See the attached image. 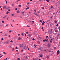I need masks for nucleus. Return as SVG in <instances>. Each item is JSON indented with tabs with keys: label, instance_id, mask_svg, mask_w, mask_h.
Instances as JSON below:
<instances>
[{
	"label": "nucleus",
	"instance_id": "f257e3e1",
	"mask_svg": "<svg viewBox=\"0 0 60 60\" xmlns=\"http://www.w3.org/2000/svg\"><path fill=\"white\" fill-rule=\"evenodd\" d=\"M54 30L55 31V32H56V33H57L58 32V30H56V29H54Z\"/></svg>",
	"mask_w": 60,
	"mask_h": 60
},
{
	"label": "nucleus",
	"instance_id": "f03ea898",
	"mask_svg": "<svg viewBox=\"0 0 60 60\" xmlns=\"http://www.w3.org/2000/svg\"><path fill=\"white\" fill-rule=\"evenodd\" d=\"M50 38L51 40H53V39H54V38H53V37H50Z\"/></svg>",
	"mask_w": 60,
	"mask_h": 60
},
{
	"label": "nucleus",
	"instance_id": "7ed1b4c3",
	"mask_svg": "<svg viewBox=\"0 0 60 60\" xmlns=\"http://www.w3.org/2000/svg\"><path fill=\"white\" fill-rule=\"evenodd\" d=\"M20 47H22L23 46V45L22 44H21L20 45Z\"/></svg>",
	"mask_w": 60,
	"mask_h": 60
},
{
	"label": "nucleus",
	"instance_id": "20e7f679",
	"mask_svg": "<svg viewBox=\"0 0 60 60\" xmlns=\"http://www.w3.org/2000/svg\"><path fill=\"white\" fill-rule=\"evenodd\" d=\"M59 53H60V51L59 50H58L57 51V54L58 55V54H59Z\"/></svg>",
	"mask_w": 60,
	"mask_h": 60
},
{
	"label": "nucleus",
	"instance_id": "39448f33",
	"mask_svg": "<svg viewBox=\"0 0 60 60\" xmlns=\"http://www.w3.org/2000/svg\"><path fill=\"white\" fill-rule=\"evenodd\" d=\"M24 49H26L27 48V47H26V46H25L24 47Z\"/></svg>",
	"mask_w": 60,
	"mask_h": 60
},
{
	"label": "nucleus",
	"instance_id": "423d86ee",
	"mask_svg": "<svg viewBox=\"0 0 60 60\" xmlns=\"http://www.w3.org/2000/svg\"><path fill=\"white\" fill-rule=\"evenodd\" d=\"M48 40H49V39H48L47 38H46L45 39V41H48Z\"/></svg>",
	"mask_w": 60,
	"mask_h": 60
},
{
	"label": "nucleus",
	"instance_id": "0eeeda50",
	"mask_svg": "<svg viewBox=\"0 0 60 60\" xmlns=\"http://www.w3.org/2000/svg\"><path fill=\"white\" fill-rule=\"evenodd\" d=\"M21 39V38H20V37H19L18 39V40H20Z\"/></svg>",
	"mask_w": 60,
	"mask_h": 60
},
{
	"label": "nucleus",
	"instance_id": "6e6552de",
	"mask_svg": "<svg viewBox=\"0 0 60 60\" xmlns=\"http://www.w3.org/2000/svg\"><path fill=\"white\" fill-rule=\"evenodd\" d=\"M3 9H6V6H4L3 7Z\"/></svg>",
	"mask_w": 60,
	"mask_h": 60
},
{
	"label": "nucleus",
	"instance_id": "1a4fd4ad",
	"mask_svg": "<svg viewBox=\"0 0 60 60\" xmlns=\"http://www.w3.org/2000/svg\"><path fill=\"white\" fill-rule=\"evenodd\" d=\"M41 47H40L38 49H40L41 50Z\"/></svg>",
	"mask_w": 60,
	"mask_h": 60
},
{
	"label": "nucleus",
	"instance_id": "9d476101",
	"mask_svg": "<svg viewBox=\"0 0 60 60\" xmlns=\"http://www.w3.org/2000/svg\"><path fill=\"white\" fill-rule=\"evenodd\" d=\"M27 47L28 48V50H29V51H30L29 50V48H28V45H27Z\"/></svg>",
	"mask_w": 60,
	"mask_h": 60
},
{
	"label": "nucleus",
	"instance_id": "9b49d317",
	"mask_svg": "<svg viewBox=\"0 0 60 60\" xmlns=\"http://www.w3.org/2000/svg\"><path fill=\"white\" fill-rule=\"evenodd\" d=\"M19 11H17V12H16L17 13H19Z\"/></svg>",
	"mask_w": 60,
	"mask_h": 60
},
{
	"label": "nucleus",
	"instance_id": "f8f14e48",
	"mask_svg": "<svg viewBox=\"0 0 60 60\" xmlns=\"http://www.w3.org/2000/svg\"><path fill=\"white\" fill-rule=\"evenodd\" d=\"M8 26V24H7L6 25V26Z\"/></svg>",
	"mask_w": 60,
	"mask_h": 60
},
{
	"label": "nucleus",
	"instance_id": "ddd939ff",
	"mask_svg": "<svg viewBox=\"0 0 60 60\" xmlns=\"http://www.w3.org/2000/svg\"><path fill=\"white\" fill-rule=\"evenodd\" d=\"M3 54H5V55H6V53L5 52H3Z\"/></svg>",
	"mask_w": 60,
	"mask_h": 60
},
{
	"label": "nucleus",
	"instance_id": "4468645a",
	"mask_svg": "<svg viewBox=\"0 0 60 60\" xmlns=\"http://www.w3.org/2000/svg\"><path fill=\"white\" fill-rule=\"evenodd\" d=\"M46 1L47 2H49V0H46Z\"/></svg>",
	"mask_w": 60,
	"mask_h": 60
},
{
	"label": "nucleus",
	"instance_id": "2eb2a0df",
	"mask_svg": "<svg viewBox=\"0 0 60 60\" xmlns=\"http://www.w3.org/2000/svg\"><path fill=\"white\" fill-rule=\"evenodd\" d=\"M47 46L48 47H50V45H49V44H48L47 45Z\"/></svg>",
	"mask_w": 60,
	"mask_h": 60
},
{
	"label": "nucleus",
	"instance_id": "dca6fc26",
	"mask_svg": "<svg viewBox=\"0 0 60 60\" xmlns=\"http://www.w3.org/2000/svg\"><path fill=\"white\" fill-rule=\"evenodd\" d=\"M17 60H20V58H18L17 59Z\"/></svg>",
	"mask_w": 60,
	"mask_h": 60
},
{
	"label": "nucleus",
	"instance_id": "f3484780",
	"mask_svg": "<svg viewBox=\"0 0 60 60\" xmlns=\"http://www.w3.org/2000/svg\"><path fill=\"white\" fill-rule=\"evenodd\" d=\"M29 9V7H28V8H26V10H27V9Z\"/></svg>",
	"mask_w": 60,
	"mask_h": 60
},
{
	"label": "nucleus",
	"instance_id": "a211bd4d",
	"mask_svg": "<svg viewBox=\"0 0 60 60\" xmlns=\"http://www.w3.org/2000/svg\"><path fill=\"white\" fill-rule=\"evenodd\" d=\"M55 23H57V21H56V20H55Z\"/></svg>",
	"mask_w": 60,
	"mask_h": 60
},
{
	"label": "nucleus",
	"instance_id": "6ab92c4d",
	"mask_svg": "<svg viewBox=\"0 0 60 60\" xmlns=\"http://www.w3.org/2000/svg\"><path fill=\"white\" fill-rule=\"evenodd\" d=\"M46 58L47 59H48V58H49V56H47V57H46Z\"/></svg>",
	"mask_w": 60,
	"mask_h": 60
},
{
	"label": "nucleus",
	"instance_id": "aec40b11",
	"mask_svg": "<svg viewBox=\"0 0 60 60\" xmlns=\"http://www.w3.org/2000/svg\"><path fill=\"white\" fill-rule=\"evenodd\" d=\"M23 49H22L21 51V52H23Z\"/></svg>",
	"mask_w": 60,
	"mask_h": 60
},
{
	"label": "nucleus",
	"instance_id": "412c9836",
	"mask_svg": "<svg viewBox=\"0 0 60 60\" xmlns=\"http://www.w3.org/2000/svg\"><path fill=\"white\" fill-rule=\"evenodd\" d=\"M11 32H12V31L10 30L9 31V33H11Z\"/></svg>",
	"mask_w": 60,
	"mask_h": 60
},
{
	"label": "nucleus",
	"instance_id": "4be33fe9",
	"mask_svg": "<svg viewBox=\"0 0 60 60\" xmlns=\"http://www.w3.org/2000/svg\"><path fill=\"white\" fill-rule=\"evenodd\" d=\"M16 1H17L16 2H19V1H20V0H16Z\"/></svg>",
	"mask_w": 60,
	"mask_h": 60
},
{
	"label": "nucleus",
	"instance_id": "5701e85b",
	"mask_svg": "<svg viewBox=\"0 0 60 60\" xmlns=\"http://www.w3.org/2000/svg\"><path fill=\"white\" fill-rule=\"evenodd\" d=\"M24 35V34H23V33H22L21 34V35H22V36H23Z\"/></svg>",
	"mask_w": 60,
	"mask_h": 60
},
{
	"label": "nucleus",
	"instance_id": "b1692460",
	"mask_svg": "<svg viewBox=\"0 0 60 60\" xmlns=\"http://www.w3.org/2000/svg\"><path fill=\"white\" fill-rule=\"evenodd\" d=\"M58 29L59 30H60V26L59 27Z\"/></svg>",
	"mask_w": 60,
	"mask_h": 60
},
{
	"label": "nucleus",
	"instance_id": "393cba45",
	"mask_svg": "<svg viewBox=\"0 0 60 60\" xmlns=\"http://www.w3.org/2000/svg\"><path fill=\"white\" fill-rule=\"evenodd\" d=\"M50 42L51 43H52V41L51 40V41H50Z\"/></svg>",
	"mask_w": 60,
	"mask_h": 60
},
{
	"label": "nucleus",
	"instance_id": "a878e982",
	"mask_svg": "<svg viewBox=\"0 0 60 60\" xmlns=\"http://www.w3.org/2000/svg\"><path fill=\"white\" fill-rule=\"evenodd\" d=\"M6 1V4H7V1H6V0H5Z\"/></svg>",
	"mask_w": 60,
	"mask_h": 60
},
{
	"label": "nucleus",
	"instance_id": "bb28decb",
	"mask_svg": "<svg viewBox=\"0 0 60 60\" xmlns=\"http://www.w3.org/2000/svg\"><path fill=\"white\" fill-rule=\"evenodd\" d=\"M42 56L41 55H40V57H41Z\"/></svg>",
	"mask_w": 60,
	"mask_h": 60
},
{
	"label": "nucleus",
	"instance_id": "cd10ccee",
	"mask_svg": "<svg viewBox=\"0 0 60 60\" xmlns=\"http://www.w3.org/2000/svg\"><path fill=\"white\" fill-rule=\"evenodd\" d=\"M10 25H11V26H12V27H13V26H12V24H11V23Z\"/></svg>",
	"mask_w": 60,
	"mask_h": 60
},
{
	"label": "nucleus",
	"instance_id": "c85d7f7f",
	"mask_svg": "<svg viewBox=\"0 0 60 60\" xmlns=\"http://www.w3.org/2000/svg\"><path fill=\"white\" fill-rule=\"evenodd\" d=\"M36 46L37 45H34V47H36Z\"/></svg>",
	"mask_w": 60,
	"mask_h": 60
},
{
	"label": "nucleus",
	"instance_id": "c756f323",
	"mask_svg": "<svg viewBox=\"0 0 60 60\" xmlns=\"http://www.w3.org/2000/svg\"><path fill=\"white\" fill-rule=\"evenodd\" d=\"M51 8H53V6H52V5L51 6Z\"/></svg>",
	"mask_w": 60,
	"mask_h": 60
},
{
	"label": "nucleus",
	"instance_id": "7c9ffc66",
	"mask_svg": "<svg viewBox=\"0 0 60 60\" xmlns=\"http://www.w3.org/2000/svg\"><path fill=\"white\" fill-rule=\"evenodd\" d=\"M19 7H21V5H19Z\"/></svg>",
	"mask_w": 60,
	"mask_h": 60
},
{
	"label": "nucleus",
	"instance_id": "2f4dec72",
	"mask_svg": "<svg viewBox=\"0 0 60 60\" xmlns=\"http://www.w3.org/2000/svg\"><path fill=\"white\" fill-rule=\"evenodd\" d=\"M42 9L43 10L44 9V8L43 7H42Z\"/></svg>",
	"mask_w": 60,
	"mask_h": 60
},
{
	"label": "nucleus",
	"instance_id": "473e14b6",
	"mask_svg": "<svg viewBox=\"0 0 60 60\" xmlns=\"http://www.w3.org/2000/svg\"><path fill=\"white\" fill-rule=\"evenodd\" d=\"M42 23L43 24H44L45 23V22L44 21H43Z\"/></svg>",
	"mask_w": 60,
	"mask_h": 60
},
{
	"label": "nucleus",
	"instance_id": "72a5a7b5",
	"mask_svg": "<svg viewBox=\"0 0 60 60\" xmlns=\"http://www.w3.org/2000/svg\"><path fill=\"white\" fill-rule=\"evenodd\" d=\"M18 35L19 36L20 35V34H18Z\"/></svg>",
	"mask_w": 60,
	"mask_h": 60
},
{
	"label": "nucleus",
	"instance_id": "f704fd0d",
	"mask_svg": "<svg viewBox=\"0 0 60 60\" xmlns=\"http://www.w3.org/2000/svg\"><path fill=\"white\" fill-rule=\"evenodd\" d=\"M8 13H9V12L8 11H7V13H6V14H8Z\"/></svg>",
	"mask_w": 60,
	"mask_h": 60
},
{
	"label": "nucleus",
	"instance_id": "c9c22d12",
	"mask_svg": "<svg viewBox=\"0 0 60 60\" xmlns=\"http://www.w3.org/2000/svg\"><path fill=\"white\" fill-rule=\"evenodd\" d=\"M12 41H12V40H11V41H10V42H12Z\"/></svg>",
	"mask_w": 60,
	"mask_h": 60
},
{
	"label": "nucleus",
	"instance_id": "e433bc0d",
	"mask_svg": "<svg viewBox=\"0 0 60 60\" xmlns=\"http://www.w3.org/2000/svg\"><path fill=\"white\" fill-rule=\"evenodd\" d=\"M56 26L57 27L58 26V24H56Z\"/></svg>",
	"mask_w": 60,
	"mask_h": 60
},
{
	"label": "nucleus",
	"instance_id": "4c0bfd02",
	"mask_svg": "<svg viewBox=\"0 0 60 60\" xmlns=\"http://www.w3.org/2000/svg\"><path fill=\"white\" fill-rule=\"evenodd\" d=\"M24 13V12L23 11H22V14H23Z\"/></svg>",
	"mask_w": 60,
	"mask_h": 60
},
{
	"label": "nucleus",
	"instance_id": "58836bf2",
	"mask_svg": "<svg viewBox=\"0 0 60 60\" xmlns=\"http://www.w3.org/2000/svg\"><path fill=\"white\" fill-rule=\"evenodd\" d=\"M7 16H5V17H3V19H5V18H6V17Z\"/></svg>",
	"mask_w": 60,
	"mask_h": 60
},
{
	"label": "nucleus",
	"instance_id": "ea45409f",
	"mask_svg": "<svg viewBox=\"0 0 60 60\" xmlns=\"http://www.w3.org/2000/svg\"><path fill=\"white\" fill-rule=\"evenodd\" d=\"M11 16H14V14H12L11 15Z\"/></svg>",
	"mask_w": 60,
	"mask_h": 60
},
{
	"label": "nucleus",
	"instance_id": "a19ab883",
	"mask_svg": "<svg viewBox=\"0 0 60 60\" xmlns=\"http://www.w3.org/2000/svg\"><path fill=\"white\" fill-rule=\"evenodd\" d=\"M49 52H51V51L50 50H49Z\"/></svg>",
	"mask_w": 60,
	"mask_h": 60
},
{
	"label": "nucleus",
	"instance_id": "79ce46f5",
	"mask_svg": "<svg viewBox=\"0 0 60 60\" xmlns=\"http://www.w3.org/2000/svg\"><path fill=\"white\" fill-rule=\"evenodd\" d=\"M32 40H33V41H34V40H35V39H34V38H33V39H32Z\"/></svg>",
	"mask_w": 60,
	"mask_h": 60
},
{
	"label": "nucleus",
	"instance_id": "37998d69",
	"mask_svg": "<svg viewBox=\"0 0 60 60\" xmlns=\"http://www.w3.org/2000/svg\"><path fill=\"white\" fill-rule=\"evenodd\" d=\"M42 26H43V25H44V23H42Z\"/></svg>",
	"mask_w": 60,
	"mask_h": 60
},
{
	"label": "nucleus",
	"instance_id": "c03bdc74",
	"mask_svg": "<svg viewBox=\"0 0 60 60\" xmlns=\"http://www.w3.org/2000/svg\"><path fill=\"white\" fill-rule=\"evenodd\" d=\"M7 58H6V59H4V60H7Z\"/></svg>",
	"mask_w": 60,
	"mask_h": 60
},
{
	"label": "nucleus",
	"instance_id": "a18cd8bd",
	"mask_svg": "<svg viewBox=\"0 0 60 60\" xmlns=\"http://www.w3.org/2000/svg\"><path fill=\"white\" fill-rule=\"evenodd\" d=\"M15 49H18V48L17 47H15Z\"/></svg>",
	"mask_w": 60,
	"mask_h": 60
},
{
	"label": "nucleus",
	"instance_id": "49530a36",
	"mask_svg": "<svg viewBox=\"0 0 60 60\" xmlns=\"http://www.w3.org/2000/svg\"><path fill=\"white\" fill-rule=\"evenodd\" d=\"M3 40V38H2L1 39V41H2Z\"/></svg>",
	"mask_w": 60,
	"mask_h": 60
},
{
	"label": "nucleus",
	"instance_id": "de8ad7c7",
	"mask_svg": "<svg viewBox=\"0 0 60 60\" xmlns=\"http://www.w3.org/2000/svg\"><path fill=\"white\" fill-rule=\"evenodd\" d=\"M42 21L41 20H40V22H41Z\"/></svg>",
	"mask_w": 60,
	"mask_h": 60
},
{
	"label": "nucleus",
	"instance_id": "09e8293b",
	"mask_svg": "<svg viewBox=\"0 0 60 60\" xmlns=\"http://www.w3.org/2000/svg\"><path fill=\"white\" fill-rule=\"evenodd\" d=\"M48 36H46V38H48Z\"/></svg>",
	"mask_w": 60,
	"mask_h": 60
},
{
	"label": "nucleus",
	"instance_id": "8fccbe9b",
	"mask_svg": "<svg viewBox=\"0 0 60 60\" xmlns=\"http://www.w3.org/2000/svg\"><path fill=\"white\" fill-rule=\"evenodd\" d=\"M10 8V7H8V8H7L6 9H9Z\"/></svg>",
	"mask_w": 60,
	"mask_h": 60
},
{
	"label": "nucleus",
	"instance_id": "3c124183",
	"mask_svg": "<svg viewBox=\"0 0 60 60\" xmlns=\"http://www.w3.org/2000/svg\"><path fill=\"white\" fill-rule=\"evenodd\" d=\"M32 22H33V23H34V21H32Z\"/></svg>",
	"mask_w": 60,
	"mask_h": 60
},
{
	"label": "nucleus",
	"instance_id": "603ef678",
	"mask_svg": "<svg viewBox=\"0 0 60 60\" xmlns=\"http://www.w3.org/2000/svg\"><path fill=\"white\" fill-rule=\"evenodd\" d=\"M11 5H12V6H13V5H14V4H11Z\"/></svg>",
	"mask_w": 60,
	"mask_h": 60
},
{
	"label": "nucleus",
	"instance_id": "864d4df0",
	"mask_svg": "<svg viewBox=\"0 0 60 60\" xmlns=\"http://www.w3.org/2000/svg\"><path fill=\"white\" fill-rule=\"evenodd\" d=\"M2 23H4V21H2Z\"/></svg>",
	"mask_w": 60,
	"mask_h": 60
},
{
	"label": "nucleus",
	"instance_id": "5fc2aeb1",
	"mask_svg": "<svg viewBox=\"0 0 60 60\" xmlns=\"http://www.w3.org/2000/svg\"><path fill=\"white\" fill-rule=\"evenodd\" d=\"M56 49V47H55L54 48V49Z\"/></svg>",
	"mask_w": 60,
	"mask_h": 60
},
{
	"label": "nucleus",
	"instance_id": "6e6d98bb",
	"mask_svg": "<svg viewBox=\"0 0 60 60\" xmlns=\"http://www.w3.org/2000/svg\"><path fill=\"white\" fill-rule=\"evenodd\" d=\"M45 40H43V41L44 42H45Z\"/></svg>",
	"mask_w": 60,
	"mask_h": 60
},
{
	"label": "nucleus",
	"instance_id": "4d7b16f0",
	"mask_svg": "<svg viewBox=\"0 0 60 60\" xmlns=\"http://www.w3.org/2000/svg\"><path fill=\"white\" fill-rule=\"evenodd\" d=\"M10 9H8V11H10Z\"/></svg>",
	"mask_w": 60,
	"mask_h": 60
},
{
	"label": "nucleus",
	"instance_id": "13d9d810",
	"mask_svg": "<svg viewBox=\"0 0 60 60\" xmlns=\"http://www.w3.org/2000/svg\"><path fill=\"white\" fill-rule=\"evenodd\" d=\"M2 56H3V55H1L0 57V58H1V57H2Z\"/></svg>",
	"mask_w": 60,
	"mask_h": 60
},
{
	"label": "nucleus",
	"instance_id": "bf43d9fd",
	"mask_svg": "<svg viewBox=\"0 0 60 60\" xmlns=\"http://www.w3.org/2000/svg\"><path fill=\"white\" fill-rule=\"evenodd\" d=\"M2 10H3V9H2V8H1L0 9L1 11H2Z\"/></svg>",
	"mask_w": 60,
	"mask_h": 60
},
{
	"label": "nucleus",
	"instance_id": "052dcab7",
	"mask_svg": "<svg viewBox=\"0 0 60 60\" xmlns=\"http://www.w3.org/2000/svg\"><path fill=\"white\" fill-rule=\"evenodd\" d=\"M38 60L37 59H35V60Z\"/></svg>",
	"mask_w": 60,
	"mask_h": 60
},
{
	"label": "nucleus",
	"instance_id": "680f3d73",
	"mask_svg": "<svg viewBox=\"0 0 60 60\" xmlns=\"http://www.w3.org/2000/svg\"><path fill=\"white\" fill-rule=\"evenodd\" d=\"M25 36H26V34H25Z\"/></svg>",
	"mask_w": 60,
	"mask_h": 60
},
{
	"label": "nucleus",
	"instance_id": "e2e57ef3",
	"mask_svg": "<svg viewBox=\"0 0 60 60\" xmlns=\"http://www.w3.org/2000/svg\"><path fill=\"white\" fill-rule=\"evenodd\" d=\"M26 33L27 34H28V32H26Z\"/></svg>",
	"mask_w": 60,
	"mask_h": 60
},
{
	"label": "nucleus",
	"instance_id": "0e129e2a",
	"mask_svg": "<svg viewBox=\"0 0 60 60\" xmlns=\"http://www.w3.org/2000/svg\"><path fill=\"white\" fill-rule=\"evenodd\" d=\"M15 10H17V8H15Z\"/></svg>",
	"mask_w": 60,
	"mask_h": 60
},
{
	"label": "nucleus",
	"instance_id": "69168bd1",
	"mask_svg": "<svg viewBox=\"0 0 60 60\" xmlns=\"http://www.w3.org/2000/svg\"><path fill=\"white\" fill-rule=\"evenodd\" d=\"M16 51H17V52H18V50H16Z\"/></svg>",
	"mask_w": 60,
	"mask_h": 60
},
{
	"label": "nucleus",
	"instance_id": "338daca9",
	"mask_svg": "<svg viewBox=\"0 0 60 60\" xmlns=\"http://www.w3.org/2000/svg\"><path fill=\"white\" fill-rule=\"evenodd\" d=\"M43 27H42V28H41V29L42 30V29H43Z\"/></svg>",
	"mask_w": 60,
	"mask_h": 60
},
{
	"label": "nucleus",
	"instance_id": "774afa93",
	"mask_svg": "<svg viewBox=\"0 0 60 60\" xmlns=\"http://www.w3.org/2000/svg\"><path fill=\"white\" fill-rule=\"evenodd\" d=\"M51 19H52V17H51L50 18Z\"/></svg>",
	"mask_w": 60,
	"mask_h": 60
}]
</instances>
